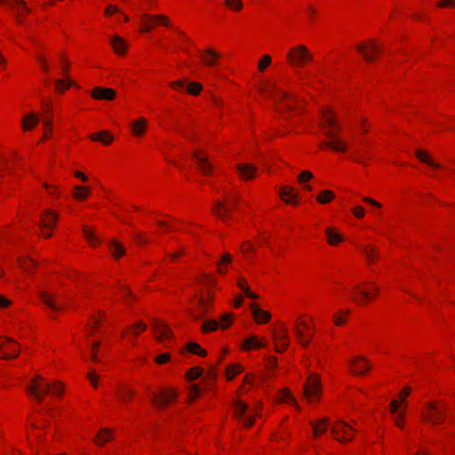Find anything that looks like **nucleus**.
<instances>
[{
  "instance_id": "nucleus-7",
  "label": "nucleus",
  "mask_w": 455,
  "mask_h": 455,
  "mask_svg": "<svg viewBox=\"0 0 455 455\" xmlns=\"http://www.w3.org/2000/svg\"><path fill=\"white\" fill-rule=\"evenodd\" d=\"M321 392V383L318 376L311 374L307 382L304 385V395L309 401L313 402L317 398Z\"/></svg>"
},
{
  "instance_id": "nucleus-38",
  "label": "nucleus",
  "mask_w": 455,
  "mask_h": 455,
  "mask_svg": "<svg viewBox=\"0 0 455 455\" xmlns=\"http://www.w3.org/2000/svg\"><path fill=\"white\" fill-rule=\"evenodd\" d=\"M186 348L188 352L200 356H205L207 355L206 350L203 349L197 343L189 342Z\"/></svg>"
},
{
  "instance_id": "nucleus-55",
  "label": "nucleus",
  "mask_w": 455,
  "mask_h": 455,
  "mask_svg": "<svg viewBox=\"0 0 455 455\" xmlns=\"http://www.w3.org/2000/svg\"><path fill=\"white\" fill-rule=\"evenodd\" d=\"M219 323L221 329H226L231 323V315L228 314L222 315L220 323Z\"/></svg>"
},
{
  "instance_id": "nucleus-27",
  "label": "nucleus",
  "mask_w": 455,
  "mask_h": 455,
  "mask_svg": "<svg viewBox=\"0 0 455 455\" xmlns=\"http://www.w3.org/2000/svg\"><path fill=\"white\" fill-rule=\"evenodd\" d=\"M58 220V215L55 212L46 211L44 215L41 217L42 228H52Z\"/></svg>"
},
{
  "instance_id": "nucleus-24",
  "label": "nucleus",
  "mask_w": 455,
  "mask_h": 455,
  "mask_svg": "<svg viewBox=\"0 0 455 455\" xmlns=\"http://www.w3.org/2000/svg\"><path fill=\"white\" fill-rule=\"evenodd\" d=\"M373 296L367 291L362 290L359 286H355L353 290V300L357 305H363L364 301L372 299Z\"/></svg>"
},
{
  "instance_id": "nucleus-25",
  "label": "nucleus",
  "mask_w": 455,
  "mask_h": 455,
  "mask_svg": "<svg viewBox=\"0 0 455 455\" xmlns=\"http://www.w3.org/2000/svg\"><path fill=\"white\" fill-rule=\"evenodd\" d=\"M250 307L252 310L255 320L259 323H267L271 318L269 312L258 308L256 304L251 303Z\"/></svg>"
},
{
  "instance_id": "nucleus-63",
  "label": "nucleus",
  "mask_w": 455,
  "mask_h": 455,
  "mask_svg": "<svg viewBox=\"0 0 455 455\" xmlns=\"http://www.w3.org/2000/svg\"><path fill=\"white\" fill-rule=\"evenodd\" d=\"M353 213L357 218H363L364 216V210L363 207L357 206L353 209Z\"/></svg>"
},
{
  "instance_id": "nucleus-40",
  "label": "nucleus",
  "mask_w": 455,
  "mask_h": 455,
  "mask_svg": "<svg viewBox=\"0 0 455 455\" xmlns=\"http://www.w3.org/2000/svg\"><path fill=\"white\" fill-rule=\"evenodd\" d=\"M280 401L281 402H290L292 405L296 406L297 409H299V405L297 404L295 399L293 398V396L291 395V392L289 389L287 388H283L281 392H280V397H279Z\"/></svg>"
},
{
  "instance_id": "nucleus-56",
  "label": "nucleus",
  "mask_w": 455,
  "mask_h": 455,
  "mask_svg": "<svg viewBox=\"0 0 455 455\" xmlns=\"http://www.w3.org/2000/svg\"><path fill=\"white\" fill-rule=\"evenodd\" d=\"M171 358V355L169 353H164V354H161L159 355H157L156 358H155V362L156 363H164L166 362H168Z\"/></svg>"
},
{
  "instance_id": "nucleus-62",
  "label": "nucleus",
  "mask_w": 455,
  "mask_h": 455,
  "mask_svg": "<svg viewBox=\"0 0 455 455\" xmlns=\"http://www.w3.org/2000/svg\"><path fill=\"white\" fill-rule=\"evenodd\" d=\"M399 403L396 400H393L390 403V411L393 415H397V410L399 409Z\"/></svg>"
},
{
  "instance_id": "nucleus-34",
  "label": "nucleus",
  "mask_w": 455,
  "mask_h": 455,
  "mask_svg": "<svg viewBox=\"0 0 455 455\" xmlns=\"http://www.w3.org/2000/svg\"><path fill=\"white\" fill-rule=\"evenodd\" d=\"M265 345L261 341H259L256 336H250L248 337L244 342H243V348L244 349H250V348H259L263 347Z\"/></svg>"
},
{
  "instance_id": "nucleus-23",
  "label": "nucleus",
  "mask_w": 455,
  "mask_h": 455,
  "mask_svg": "<svg viewBox=\"0 0 455 455\" xmlns=\"http://www.w3.org/2000/svg\"><path fill=\"white\" fill-rule=\"evenodd\" d=\"M111 46L114 52L119 55H124L127 50V44L125 41L117 36H113L110 37Z\"/></svg>"
},
{
  "instance_id": "nucleus-26",
  "label": "nucleus",
  "mask_w": 455,
  "mask_h": 455,
  "mask_svg": "<svg viewBox=\"0 0 455 455\" xmlns=\"http://www.w3.org/2000/svg\"><path fill=\"white\" fill-rule=\"evenodd\" d=\"M415 155L419 161L428 164L430 167L434 169L441 168V165L438 163L435 162L426 151L417 149Z\"/></svg>"
},
{
  "instance_id": "nucleus-61",
  "label": "nucleus",
  "mask_w": 455,
  "mask_h": 455,
  "mask_svg": "<svg viewBox=\"0 0 455 455\" xmlns=\"http://www.w3.org/2000/svg\"><path fill=\"white\" fill-rule=\"evenodd\" d=\"M105 12V14H106V15H108V16H109V15H111V14H113V13L120 12V11H119V9H118V7H117V6H116V5H112V4H109V5H108V6L106 7V9H105V12Z\"/></svg>"
},
{
  "instance_id": "nucleus-43",
  "label": "nucleus",
  "mask_w": 455,
  "mask_h": 455,
  "mask_svg": "<svg viewBox=\"0 0 455 455\" xmlns=\"http://www.w3.org/2000/svg\"><path fill=\"white\" fill-rule=\"evenodd\" d=\"M243 368L240 364H232L227 368V376L228 379H232L235 375L240 373Z\"/></svg>"
},
{
  "instance_id": "nucleus-8",
  "label": "nucleus",
  "mask_w": 455,
  "mask_h": 455,
  "mask_svg": "<svg viewBox=\"0 0 455 455\" xmlns=\"http://www.w3.org/2000/svg\"><path fill=\"white\" fill-rule=\"evenodd\" d=\"M349 431H353L352 427L342 421L337 423L331 428V433L335 435V438L341 443H347L353 439V435H349Z\"/></svg>"
},
{
  "instance_id": "nucleus-6",
  "label": "nucleus",
  "mask_w": 455,
  "mask_h": 455,
  "mask_svg": "<svg viewBox=\"0 0 455 455\" xmlns=\"http://www.w3.org/2000/svg\"><path fill=\"white\" fill-rule=\"evenodd\" d=\"M237 203L238 197L236 196H230L227 202L217 201L214 204L213 212L225 220Z\"/></svg>"
},
{
  "instance_id": "nucleus-10",
  "label": "nucleus",
  "mask_w": 455,
  "mask_h": 455,
  "mask_svg": "<svg viewBox=\"0 0 455 455\" xmlns=\"http://www.w3.org/2000/svg\"><path fill=\"white\" fill-rule=\"evenodd\" d=\"M356 49L367 61H372L375 55L381 52L380 46L373 42L361 44Z\"/></svg>"
},
{
  "instance_id": "nucleus-22",
  "label": "nucleus",
  "mask_w": 455,
  "mask_h": 455,
  "mask_svg": "<svg viewBox=\"0 0 455 455\" xmlns=\"http://www.w3.org/2000/svg\"><path fill=\"white\" fill-rule=\"evenodd\" d=\"M0 3L3 4L8 5L12 9H17V11L22 10L26 12H29V9L26 6V4L23 0H0ZM20 13L17 12V20L19 23H21V20L19 17Z\"/></svg>"
},
{
  "instance_id": "nucleus-21",
  "label": "nucleus",
  "mask_w": 455,
  "mask_h": 455,
  "mask_svg": "<svg viewBox=\"0 0 455 455\" xmlns=\"http://www.w3.org/2000/svg\"><path fill=\"white\" fill-rule=\"evenodd\" d=\"M6 345H14V346H16V343L11 338H8V337L0 338V350L5 348ZM10 349L14 353L13 355H11L9 354H0V357L4 358V359H6V360L11 359L12 357H17L19 353H20L19 349H17L15 347H10Z\"/></svg>"
},
{
  "instance_id": "nucleus-19",
  "label": "nucleus",
  "mask_w": 455,
  "mask_h": 455,
  "mask_svg": "<svg viewBox=\"0 0 455 455\" xmlns=\"http://www.w3.org/2000/svg\"><path fill=\"white\" fill-rule=\"evenodd\" d=\"M203 62L209 67H213L217 64L218 60L220 58V53L212 49H206L204 52L200 53Z\"/></svg>"
},
{
  "instance_id": "nucleus-32",
  "label": "nucleus",
  "mask_w": 455,
  "mask_h": 455,
  "mask_svg": "<svg viewBox=\"0 0 455 455\" xmlns=\"http://www.w3.org/2000/svg\"><path fill=\"white\" fill-rule=\"evenodd\" d=\"M325 234L327 235L328 243L331 245H336L338 243L343 241V237L336 233L335 228L332 227L327 228Z\"/></svg>"
},
{
  "instance_id": "nucleus-36",
  "label": "nucleus",
  "mask_w": 455,
  "mask_h": 455,
  "mask_svg": "<svg viewBox=\"0 0 455 455\" xmlns=\"http://www.w3.org/2000/svg\"><path fill=\"white\" fill-rule=\"evenodd\" d=\"M363 251L369 262H374L379 256L378 251L371 245H367L363 248Z\"/></svg>"
},
{
  "instance_id": "nucleus-5",
  "label": "nucleus",
  "mask_w": 455,
  "mask_h": 455,
  "mask_svg": "<svg viewBox=\"0 0 455 455\" xmlns=\"http://www.w3.org/2000/svg\"><path fill=\"white\" fill-rule=\"evenodd\" d=\"M141 20L143 23V28H141L142 32H149L151 31L156 24H161L165 27H170L171 22L169 19L163 14L157 15H149V14H142Z\"/></svg>"
},
{
  "instance_id": "nucleus-47",
  "label": "nucleus",
  "mask_w": 455,
  "mask_h": 455,
  "mask_svg": "<svg viewBox=\"0 0 455 455\" xmlns=\"http://www.w3.org/2000/svg\"><path fill=\"white\" fill-rule=\"evenodd\" d=\"M83 232L88 242L92 245H96L97 243V237H95L93 232L90 230L87 227H84Z\"/></svg>"
},
{
  "instance_id": "nucleus-29",
  "label": "nucleus",
  "mask_w": 455,
  "mask_h": 455,
  "mask_svg": "<svg viewBox=\"0 0 455 455\" xmlns=\"http://www.w3.org/2000/svg\"><path fill=\"white\" fill-rule=\"evenodd\" d=\"M90 139L93 141H100L104 145L110 144L114 140L108 131H100L98 133L91 134Z\"/></svg>"
},
{
  "instance_id": "nucleus-64",
  "label": "nucleus",
  "mask_w": 455,
  "mask_h": 455,
  "mask_svg": "<svg viewBox=\"0 0 455 455\" xmlns=\"http://www.w3.org/2000/svg\"><path fill=\"white\" fill-rule=\"evenodd\" d=\"M200 394V388L197 385H194L191 387V389H190V395L192 397V399L197 397Z\"/></svg>"
},
{
  "instance_id": "nucleus-15",
  "label": "nucleus",
  "mask_w": 455,
  "mask_h": 455,
  "mask_svg": "<svg viewBox=\"0 0 455 455\" xmlns=\"http://www.w3.org/2000/svg\"><path fill=\"white\" fill-rule=\"evenodd\" d=\"M193 156L196 160L198 168L201 170V172L205 175H209L212 166L209 163L208 157L204 155V153L203 151H196L194 152Z\"/></svg>"
},
{
  "instance_id": "nucleus-41",
  "label": "nucleus",
  "mask_w": 455,
  "mask_h": 455,
  "mask_svg": "<svg viewBox=\"0 0 455 455\" xmlns=\"http://www.w3.org/2000/svg\"><path fill=\"white\" fill-rule=\"evenodd\" d=\"M110 250L114 256L116 257H120L124 255L125 251V248L121 243L116 241H112L110 243Z\"/></svg>"
},
{
  "instance_id": "nucleus-51",
  "label": "nucleus",
  "mask_w": 455,
  "mask_h": 455,
  "mask_svg": "<svg viewBox=\"0 0 455 455\" xmlns=\"http://www.w3.org/2000/svg\"><path fill=\"white\" fill-rule=\"evenodd\" d=\"M271 63V57L267 54L264 55L259 62V69L263 71Z\"/></svg>"
},
{
  "instance_id": "nucleus-14",
  "label": "nucleus",
  "mask_w": 455,
  "mask_h": 455,
  "mask_svg": "<svg viewBox=\"0 0 455 455\" xmlns=\"http://www.w3.org/2000/svg\"><path fill=\"white\" fill-rule=\"evenodd\" d=\"M178 394L173 389L164 390L160 398L156 394H152V403L156 405L164 406L177 397Z\"/></svg>"
},
{
  "instance_id": "nucleus-54",
  "label": "nucleus",
  "mask_w": 455,
  "mask_h": 455,
  "mask_svg": "<svg viewBox=\"0 0 455 455\" xmlns=\"http://www.w3.org/2000/svg\"><path fill=\"white\" fill-rule=\"evenodd\" d=\"M133 239L139 244L147 243L148 242V239L144 236V235L138 231H135L133 233Z\"/></svg>"
},
{
  "instance_id": "nucleus-18",
  "label": "nucleus",
  "mask_w": 455,
  "mask_h": 455,
  "mask_svg": "<svg viewBox=\"0 0 455 455\" xmlns=\"http://www.w3.org/2000/svg\"><path fill=\"white\" fill-rule=\"evenodd\" d=\"M350 364L354 368L352 371L355 375L363 374L371 368L368 360H366L364 357H358L354 359L351 361Z\"/></svg>"
},
{
  "instance_id": "nucleus-11",
  "label": "nucleus",
  "mask_w": 455,
  "mask_h": 455,
  "mask_svg": "<svg viewBox=\"0 0 455 455\" xmlns=\"http://www.w3.org/2000/svg\"><path fill=\"white\" fill-rule=\"evenodd\" d=\"M153 329L156 332V338L161 342L172 337L171 329L161 320H153Z\"/></svg>"
},
{
  "instance_id": "nucleus-39",
  "label": "nucleus",
  "mask_w": 455,
  "mask_h": 455,
  "mask_svg": "<svg viewBox=\"0 0 455 455\" xmlns=\"http://www.w3.org/2000/svg\"><path fill=\"white\" fill-rule=\"evenodd\" d=\"M238 287L245 293V295L252 299H258V295L254 292H252L250 288L246 285L245 280L243 278H240L237 283Z\"/></svg>"
},
{
  "instance_id": "nucleus-45",
  "label": "nucleus",
  "mask_w": 455,
  "mask_h": 455,
  "mask_svg": "<svg viewBox=\"0 0 455 455\" xmlns=\"http://www.w3.org/2000/svg\"><path fill=\"white\" fill-rule=\"evenodd\" d=\"M116 393L118 396L124 402L127 401L129 397L133 396L135 394L134 391L127 386H124L122 390L117 391Z\"/></svg>"
},
{
  "instance_id": "nucleus-13",
  "label": "nucleus",
  "mask_w": 455,
  "mask_h": 455,
  "mask_svg": "<svg viewBox=\"0 0 455 455\" xmlns=\"http://www.w3.org/2000/svg\"><path fill=\"white\" fill-rule=\"evenodd\" d=\"M274 339L276 341V351L282 353L288 346V331L285 327H282L280 330L274 332Z\"/></svg>"
},
{
  "instance_id": "nucleus-30",
  "label": "nucleus",
  "mask_w": 455,
  "mask_h": 455,
  "mask_svg": "<svg viewBox=\"0 0 455 455\" xmlns=\"http://www.w3.org/2000/svg\"><path fill=\"white\" fill-rule=\"evenodd\" d=\"M147 121L144 118L134 120L132 123V130L135 136L141 137L146 130Z\"/></svg>"
},
{
  "instance_id": "nucleus-4",
  "label": "nucleus",
  "mask_w": 455,
  "mask_h": 455,
  "mask_svg": "<svg viewBox=\"0 0 455 455\" xmlns=\"http://www.w3.org/2000/svg\"><path fill=\"white\" fill-rule=\"evenodd\" d=\"M39 380H44V379L37 375L32 379L31 384L26 387L28 393H29L36 401L43 402L45 395L49 394L52 385L48 382L44 383L43 385L37 383Z\"/></svg>"
},
{
  "instance_id": "nucleus-53",
  "label": "nucleus",
  "mask_w": 455,
  "mask_h": 455,
  "mask_svg": "<svg viewBox=\"0 0 455 455\" xmlns=\"http://www.w3.org/2000/svg\"><path fill=\"white\" fill-rule=\"evenodd\" d=\"M313 178V174L309 171L301 172L297 180L299 183L303 184L306 180H309Z\"/></svg>"
},
{
  "instance_id": "nucleus-20",
  "label": "nucleus",
  "mask_w": 455,
  "mask_h": 455,
  "mask_svg": "<svg viewBox=\"0 0 455 455\" xmlns=\"http://www.w3.org/2000/svg\"><path fill=\"white\" fill-rule=\"evenodd\" d=\"M236 169L243 180L254 178L257 172V168L249 164H239L236 165Z\"/></svg>"
},
{
  "instance_id": "nucleus-3",
  "label": "nucleus",
  "mask_w": 455,
  "mask_h": 455,
  "mask_svg": "<svg viewBox=\"0 0 455 455\" xmlns=\"http://www.w3.org/2000/svg\"><path fill=\"white\" fill-rule=\"evenodd\" d=\"M287 58L290 63L293 66H302L313 60L312 54L303 44L291 48Z\"/></svg>"
},
{
  "instance_id": "nucleus-35",
  "label": "nucleus",
  "mask_w": 455,
  "mask_h": 455,
  "mask_svg": "<svg viewBox=\"0 0 455 455\" xmlns=\"http://www.w3.org/2000/svg\"><path fill=\"white\" fill-rule=\"evenodd\" d=\"M74 189L75 192L73 196L76 199L78 200L85 199L91 193V189L87 187L76 186Z\"/></svg>"
},
{
  "instance_id": "nucleus-28",
  "label": "nucleus",
  "mask_w": 455,
  "mask_h": 455,
  "mask_svg": "<svg viewBox=\"0 0 455 455\" xmlns=\"http://www.w3.org/2000/svg\"><path fill=\"white\" fill-rule=\"evenodd\" d=\"M38 121H39V118L36 114H34V113L28 114L22 119V123H21L22 129L24 131H29L36 125Z\"/></svg>"
},
{
  "instance_id": "nucleus-37",
  "label": "nucleus",
  "mask_w": 455,
  "mask_h": 455,
  "mask_svg": "<svg viewBox=\"0 0 455 455\" xmlns=\"http://www.w3.org/2000/svg\"><path fill=\"white\" fill-rule=\"evenodd\" d=\"M335 197V195L331 190H323L316 197V200L320 204H327L330 203L333 198Z\"/></svg>"
},
{
  "instance_id": "nucleus-46",
  "label": "nucleus",
  "mask_w": 455,
  "mask_h": 455,
  "mask_svg": "<svg viewBox=\"0 0 455 455\" xmlns=\"http://www.w3.org/2000/svg\"><path fill=\"white\" fill-rule=\"evenodd\" d=\"M204 372V370L200 367H194V368H191L188 373H187V377L189 380H195L197 378H199Z\"/></svg>"
},
{
  "instance_id": "nucleus-48",
  "label": "nucleus",
  "mask_w": 455,
  "mask_h": 455,
  "mask_svg": "<svg viewBox=\"0 0 455 455\" xmlns=\"http://www.w3.org/2000/svg\"><path fill=\"white\" fill-rule=\"evenodd\" d=\"M202 85L196 82L190 83L187 87L188 92L193 95H197L202 91Z\"/></svg>"
},
{
  "instance_id": "nucleus-33",
  "label": "nucleus",
  "mask_w": 455,
  "mask_h": 455,
  "mask_svg": "<svg viewBox=\"0 0 455 455\" xmlns=\"http://www.w3.org/2000/svg\"><path fill=\"white\" fill-rule=\"evenodd\" d=\"M329 423V419L327 418H324L319 421H317L316 423H311V426H312V428L314 430V435L315 436L321 435L322 433L325 432L326 430V426L328 425Z\"/></svg>"
},
{
  "instance_id": "nucleus-16",
  "label": "nucleus",
  "mask_w": 455,
  "mask_h": 455,
  "mask_svg": "<svg viewBox=\"0 0 455 455\" xmlns=\"http://www.w3.org/2000/svg\"><path fill=\"white\" fill-rule=\"evenodd\" d=\"M279 196L286 204H298L299 193L295 192L294 189L291 187L283 186L280 188Z\"/></svg>"
},
{
  "instance_id": "nucleus-50",
  "label": "nucleus",
  "mask_w": 455,
  "mask_h": 455,
  "mask_svg": "<svg viewBox=\"0 0 455 455\" xmlns=\"http://www.w3.org/2000/svg\"><path fill=\"white\" fill-rule=\"evenodd\" d=\"M206 303H205V300L201 298L199 299V311H200V314L198 315H193L192 316L194 317V319L197 320L199 319L200 317H203L205 313H206Z\"/></svg>"
},
{
  "instance_id": "nucleus-12",
  "label": "nucleus",
  "mask_w": 455,
  "mask_h": 455,
  "mask_svg": "<svg viewBox=\"0 0 455 455\" xmlns=\"http://www.w3.org/2000/svg\"><path fill=\"white\" fill-rule=\"evenodd\" d=\"M235 416L237 419H243V425L246 427L252 426L254 423L253 416H245V411L248 409V405L242 401H235Z\"/></svg>"
},
{
  "instance_id": "nucleus-42",
  "label": "nucleus",
  "mask_w": 455,
  "mask_h": 455,
  "mask_svg": "<svg viewBox=\"0 0 455 455\" xmlns=\"http://www.w3.org/2000/svg\"><path fill=\"white\" fill-rule=\"evenodd\" d=\"M225 4L229 10L234 12H239L243 7L242 0H225Z\"/></svg>"
},
{
  "instance_id": "nucleus-44",
  "label": "nucleus",
  "mask_w": 455,
  "mask_h": 455,
  "mask_svg": "<svg viewBox=\"0 0 455 455\" xmlns=\"http://www.w3.org/2000/svg\"><path fill=\"white\" fill-rule=\"evenodd\" d=\"M219 327H220L219 322L215 320H209L204 323L202 331L204 332L212 331L217 330Z\"/></svg>"
},
{
  "instance_id": "nucleus-52",
  "label": "nucleus",
  "mask_w": 455,
  "mask_h": 455,
  "mask_svg": "<svg viewBox=\"0 0 455 455\" xmlns=\"http://www.w3.org/2000/svg\"><path fill=\"white\" fill-rule=\"evenodd\" d=\"M99 442L105 443L110 440L111 434L108 429H101L97 436Z\"/></svg>"
},
{
  "instance_id": "nucleus-2",
  "label": "nucleus",
  "mask_w": 455,
  "mask_h": 455,
  "mask_svg": "<svg viewBox=\"0 0 455 455\" xmlns=\"http://www.w3.org/2000/svg\"><path fill=\"white\" fill-rule=\"evenodd\" d=\"M263 91L272 97L275 102L283 105L285 109H291V102L295 100L294 96L278 89L274 84L270 83L267 84V87L263 89Z\"/></svg>"
},
{
  "instance_id": "nucleus-1",
  "label": "nucleus",
  "mask_w": 455,
  "mask_h": 455,
  "mask_svg": "<svg viewBox=\"0 0 455 455\" xmlns=\"http://www.w3.org/2000/svg\"><path fill=\"white\" fill-rule=\"evenodd\" d=\"M323 118L324 124H322V127L325 136L328 137L330 140L323 142L321 148L328 147L335 151L345 152L347 150V144L336 137L333 129H339V126L330 114V110L323 113Z\"/></svg>"
},
{
  "instance_id": "nucleus-31",
  "label": "nucleus",
  "mask_w": 455,
  "mask_h": 455,
  "mask_svg": "<svg viewBox=\"0 0 455 455\" xmlns=\"http://www.w3.org/2000/svg\"><path fill=\"white\" fill-rule=\"evenodd\" d=\"M39 296L42 299V301L48 307H50L51 309L52 310H55V311H60L61 310V307L58 306L54 300H53V296L52 294H50L49 292H46V291H40L39 293Z\"/></svg>"
},
{
  "instance_id": "nucleus-17",
  "label": "nucleus",
  "mask_w": 455,
  "mask_h": 455,
  "mask_svg": "<svg viewBox=\"0 0 455 455\" xmlns=\"http://www.w3.org/2000/svg\"><path fill=\"white\" fill-rule=\"evenodd\" d=\"M91 95L95 100H112L116 97V92L111 88L95 87Z\"/></svg>"
},
{
  "instance_id": "nucleus-57",
  "label": "nucleus",
  "mask_w": 455,
  "mask_h": 455,
  "mask_svg": "<svg viewBox=\"0 0 455 455\" xmlns=\"http://www.w3.org/2000/svg\"><path fill=\"white\" fill-rule=\"evenodd\" d=\"M52 393L56 395H60L64 390V387L60 382H55L52 385Z\"/></svg>"
},
{
  "instance_id": "nucleus-9",
  "label": "nucleus",
  "mask_w": 455,
  "mask_h": 455,
  "mask_svg": "<svg viewBox=\"0 0 455 455\" xmlns=\"http://www.w3.org/2000/svg\"><path fill=\"white\" fill-rule=\"evenodd\" d=\"M423 418L426 421L432 424H438L444 420L445 410H439L434 403L427 404V411L423 413Z\"/></svg>"
},
{
  "instance_id": "nucleus-49",
  "label": "nucleus",
  "mask_w": 455,
  "mask_h": 455,
  "mask_svg": "<svg viewBox=\"0 0 455 455\" xmlns=\"http://www.w3.org/2000/svg\"><path fill=\"white\" fill-rule=\"evenodd\" d=\"M294 333L296 334L299 343L303 347H307L308 346V344L310 342V339H304L303 332L298 327H295Z\"/></svg>"
},
{
  "instance_id": "nucleus-59",
  "label": "nucleus",
  "mask_w": 455,
  "mask_h": 455,
  "mask_svg": "<svg viewBox=\"0 0 455 455\" xmlns=\"http://www.w3.org/2000/svg\"><path fill=\"white\" fill-rule=\"evenodd\" d=\"M45 107L47 108V109H45V111H44V118L43 121L44 125L51 126L52 124V116L50 115L49 110H48L49 105H46Z\"/></svg>"
},
{
  "instance_id": "nucleus-60",
  "label": "nucleus",
  "mask_w": 455,
  "mask_h": 455,
  "mask_svg": "<svg viewBox=\"0 0 455 455\" xmlns=\"http://www.w3.org/2000/svg\"><path fill=\"white\" fill-rule=\"evenodd\" d=\"M36 59L40 62L42 69L46 73L49 72L50 67L47 64L46 60L43 56H40V55L36 56Z\"/></svg>"
},
{
  "instance_id": "nucleus-58",
  "label": "nucleus",
  "mask_w": 455,
  "mask_h": 455,
  "mask_svg": "<svg viewBox=\"0 0 455 455\" xmlns=\"http://www.w3.org/2000/svg\"><path fill=\"white\" fill-rule=\"evenodd\" d=\"M71 85V82L66 83L64 80L58 79L56 80V87L58 91L63 92L65 89H68Z\"/></svg>"
}]
</instances>
